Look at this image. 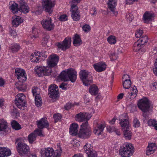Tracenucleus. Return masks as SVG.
Instances as JSON below:
<instances>
[{
  "mask_svg": "<svg viewBox=\"0 0 157 157\" xmlns=\"http://www.w3.org/2000/svg\"><path fill=\"white\" fill-rule=\"evenodd\" d=\"M78 125L77 123H72L70 126V134L74 136L78 135L79 138H88L90 136L91 131L87 121L83 123L81 125L79 131L78 133Z\"/></svg>",
  "mask_w": 157,
  "mask_h": 157,
  "instance_id": "1",
  "label": "nucleus"
},
{
  "mask_svg": "<svg viewBox=\"0 0 157 157\" xmlns=\"http://www.w3.org/2000/svg\"><path fill=\"white\" fill-rule=\"evenodd\" d=\"M77 72L75 69H65L63 71L58 77L59 79L61 81H70L75 82L77 79Z\"/></svg>",
  "mask_w": 157,
  "mask_h": 157,
  "instance_id": "2",
  "label": "nucleus"
},
{
  "mask_svg": "<svg viewBox=\"0 0 157 157\" xmlns=\"http://www.w3.org/2000/svg\"><path fill=\"white\" fill-rule=\"evenodd\" d=\"M119 153L124 157H129L131 156L134 152V147L130 143H125L120 147Z\"/></svg>",
  "mask_w": 157,
  "mask_h": 157,
  "instance_id": "3",
  "label": "nucleus"
},
{
  "mask_svg": "<svg viewBox=\"0 0 157 157\" xmlns=\"http://www.w3.org/2000/svg\"><path fill=\"white\" fill-rule=\"evenodd\" d=\"M79 75L80 79L85 86H88L93 82L92 76L86 70H82L79 73Z\"/></svg>",
  "mask_w": 157,
  "mask_h": 157,
  "instance_id": "4",
  "label": "nucleus"
},
{
  "mask_svg": "<svg viewBox=\"0 0 157 157\" xmlns=\"http://www.w3.org/2000/svg\"><path fill=\"white\" fill-rule=\"evenodd\" d=\"M26 97L23 93L18 94L15 97L14 102L19 109L25 106L26 105Z\"/></svg>",
  "mask_w": 157,
  "mask_h": 157,
  "instance_id": "5",
  "label": "nucleus"
},
{
  "mask_svg": "<svg viewBox=\"0 0 157 157\" xmlns=\"http://www.w3.org/2000/svg\"><path fill=\"white\" fill-rule=\"evenodd\" d=\"M105 126V123L100 124L98 123V120L95 121L94 123L93 133L97 136L102 134Z\"/></svg>",
  "mask_w": 157,
  "mask_h": 157,
  "instance_id": "6",
  "label": "nucleus"
},
{
  "mask_svg": "<svg viewBox=\"0 0 157 157\" xmlns=\"http://www.w3.org/2000/svg\"><path fill=\"white\" fill-rule=\"evenodd\" d=\"M138 106L139 108L144 113L148 111L150 107L148 100L145 98L140 99L138 101Z\"/></svg>",
  "mask_w": 157,
  "mask_h": 157,
  "instance_id": "7",
  "label": "nucleus"
},
{
  "mask_svg": "<svg viewBox=\"0 0 157 157\" xmlns=\"http://www.w3.org/2000/svg\"><path fill=\"white\" fill-rule=\"evenodd\" d=\"M55 4V2L52 0H43L42 2L43 9L49 14L52 12V9L54 7Z\"/></svg>",
  "mask_w": 157,
  "mask_h": 157,
  "instance_id": "8",
  "label": "nucleus"
},
{
  "mask_svg": "<svg viewBox=\"0 0 157 157\" xmlns=\"http://www.w3.org/2000/svg\"><path fill=\"white\" fill-rule=\"evenodd\" d=\"M52 21L50 17L43 19L41 21V24L43 28L49 31L53 30L54 28L55 25Z\"/></svg>",
  "mask_w": 157,
  "mask_h": 157,
  "instance_id": "9",
  "label": "nucleus"
},
{
  "mask_svg": "<svg viewBox=\"0 0 157 157\" xmlns=\"http://www.w3.org/2000/svg\"><path fill=\"white\" fill-rule=\"evenodd\" d=\"M17 151L21 156L26 155L29 151L28 146L25 143H19L17 146Z\"/></svg>",
  "mask_w": 157,
  "mask_h": 157,
  "instance_id": "10",
  "label": "nucleus"
},
{
  "mask_svg": "<svg viewBox=\"0 0 157 157\" xmlns=\"http://www.w3.org/2000/svg\"><path fill=\"white\" fill-rule=\"evenodd\" d=\"M42 156L43 157H55L54 150L50 147L42 148L40 151Z\"/></svg>",
  "mask_w": 157,
  "mask_h": 157,
  "instance_id": "11",
  "label": "nucleus"
},
{
  "mask_svg": "<svg viewBox=\"0 0 157 157\" xmlns=\"http://www.w3.org/2000/svg\"><path fill=\"white\" fill-rule=\"evenodd\" d=\"M92 116L91 113H88L80 112L76 115L75 118L76 121L81 122L89 120Z\"/></svg>",
  "mask_w": 157,
  "mask_h": 157,
  "instance_id": "12",
  "label": "nucleus"
},
{
  "mask_svg": "<svg viewBox=\"0 0 157 157\" xmlns=\"http://www.w3.org/2000/svg\"><path fill=\"white\" fill-rule=\"evenodd\" d=\"M71 39L70 37L66 38L62 42L58 43L57 46L58 48L63 51H65L71 46Z\"/></svg>",
  "mask_w": 157,
  "mask_h": 157,
  "instance_id": "13",
  "label": "nucleus"
},
{
  "mask_svg": "<svg viewBox=\"0 0 157 157\" xmlns=\"http://www.w3.org/2000/svg\"><path fill=\"white\" fill-rule=\"evenodd\" d=\"M59 60V56L53 54L51 55L47 61L48 66L50 68H53L57 65Z\"/></svg>",
  "mask_w": 157,
  "mask_h": 157,
  "instance_id": "14",
  "label": "nucleus"
},
{
  "mask_svg": "<svg viewBox=\"0 0 157 157\" xmlns=\"http://www.w3.org/2000/svg\"><path fill=\"white\" fill-rule=\"evenodd\" d=\"M15 75L20 82L23 83L26 80V74L24 69H16Z\"/></svg>",
  "mask_w": 157,
  "mask_h": 157,
  "instance_id": "15",
  "label": "nucleus"
},
{
  "mask_svg": "<svg viewBox=\"0 0 157 157\" xmlns=\"http://www.w3.org/2000/svg\"><path fill=\"white\" fill-rule=\"evenodd\" d=\"M119 120L120 121L119 124L121 127L125 126L127 127L128 125H130L128 116L126 113H124L120 115L119 117Z\"/></svg>",
  "mask_w": 157,
  "mask_h": 157,
  "instance_id": "16",
  "label": "nucleus"
},
{
  "mask_svg": "<svg viewBox=\"0 0 157 157\" xmlns=\"http://www.w3.org/2000/svg\"><path fill=\"white\" fill-rule=\"evenodd\" d=\"M70 11L72 19L75 21H77L80 19V15L78 6L71 7Z\"/></svg>",
  "mask_w": 157,
  "mask_h": 157,
  "instance_id": "17",
  "label": "nucleus"
},
{
  "mask_svg": "<svg viewBox=\"0 0 157 157\" xmlns=\"http://www.w3.org/2000/svg\"><path fill=\"white\" fill-rule=\"evenodd\" d=\"M154 14L153 13L149 11H146L143 15V20L144 23H148L153 20Z\"/></svg>",
  "mask_w": 157,
  "mask_h": 157,
  "instance_id": "18",
  "label": "nucleus"
},
{
  "mask_svg": "<svg viewBox=\"0 0 157 157\" xmlns=\"http://www.w3.org/2000/svg\"><path fill=\"white\" fill-rule=\"evenodd\" d=\"M108 7L111 11L113 12L114 15L116 16L117 14V11H115V7L117 5V0H107Z\"/></svg>",
  "mask_w": 157,
  "mask_h": 157,
  "instance_id": "19",
  "label": "nucleus"
},
{
  "mask_svg": "<svg viewBox=\"0 0 157 157\" xmlns=\"http://www.w3.org/2000/svg\"><path fill=\"white\" fill-rule=\"evenodd\" d=\"M41 54L40 52H35L31 54L30 56L31 61L34 63H37L41 60Z\"/></svg>",
  "mask_w": 157,
  "mask_h": 157,
  "instance_id": "20",
  "label": "nucleus"
},
{
  "mask_svg": "<svg viewBox=\"0 0 157 157\" xmlns=\"http://www.w3.org/2000/svg\"><path fill=\"white\" fill-rule=\"evenodd\" d=\"M20 6L19 9L21 12L24 13H28L30 8L27 4L23 0H20L19 1Z\"/></svg>",
  "mask_w": 157,
  "mask_h": 157,
  "instance_id": "21",
  "label": "nucleus"
},
{
  "mask_svg": "<svg viewBox=\"0 0 157 157\" xmlns=\"http://www.w3.org/2000/svg\"><path fill=\"white\" fill-rule=\"evenodd\" d=\"M138 92V90L136 86H132L130 88V92L128 93L126 96L128 99H133L136 97Z\"/></svg>",
  "mask_w": 157,
  "mask_h": 157,
  "instance_id": "22",
  "label": "nucleus"
},
{
  "mask_svg": "<svg viewBox=\"0 0 157 157\" xmlns=\"http://www.w3.org/2000/svg\"><path fill=\"white\" fill-rule=\"evenodd\" d=\"M133 50L135 52L139 51L142 53L145 52L146 51L144 46L141 45V44L138 41L134 43L133 47Z\"/></svg>",
  "mask_w": 157,
  "mask_h": 157,
  "instance_id": "23",
  "label": "nucleus"
},
{
  "mask_svg": "<svg viewBox=\"0 0 157 157\" xmlns=\"http://www.w3.org/2000/svg\"><path fill=\"white\" fill-rule=\"evenodd\" d=\"M37 122V125L38 128H39L42 129L44 128H48L49 127V124L46 118H42Z\"/></svg>",
  "mask_w": 157,
  "mask_h": 157,
  "instance_id": "24",
  "label": "nucleus"
},
{
  "mask_svg": "<svg viewBox=\"0 0 157 157\" xmlns=\"http://www.w3.org/2000/svg\"><path fill=\"white\" fill-rule=\"evenodd\" d=\"M157 148V146L155 143H149L146 151V154L148 155H149L153 154L156 150Z\"/></svg>",
  "mask_w": 157,
  "mask_h": 157,
  "instance_id": "25",
  "label": "nucleus"
},
{
  "mask_svg": "<svg viewBox=\"0 0 157 157\" xmlns=\"http://www.w3.org/2000/svg\"><path fill=\"white\" fill-rule=\"evenodd\" d=\"M130 125H128V127L124 126L121 127L124 132V135L126 139H131L132 136V133L130 130Z\"/></svg>",
  "mask_w": 157,
  "mask_h": 157,
  "instance_id": "26",
  "label": "nucleus"
},
{
  "mask_svg": "<svg viewBox=\"0 0 157 157\" xmlns=\"http://www.w3.org/2000/svg\"><path fill=\"white\" fill-rule=\"evenodd\" d=\"M11 151L9 148L5 147H0V157L8 156L11 155Z\"/></svg>",
  "mask_w": 157,
  "mask_h": 157,
  "instance_id": "27",
  "label": "nucleus"
},
{
  "mask_svg": "<svg viewBox=\"0 0 157 157\" xmlns=\"http://www.w3.org/2000/svg\"><path fill=\"white\" fill-rule=\"evenodd\" d=\"M13 19L12 21L13 25L17 27L24 21L23 19L20 16H14L13 17Z\"/></svg>",
  "mask_w": 157,
  "mask_h": 157,
  "instance_id": "28",
  "label": "nucleus"
},
{
  "mask_svg": "<svg viewBox=\"0 0 157 157\" xmlns=\"http://www.w3.org/2000/svg\"><path fill=\"white\" fill-rule=\"evenodd\" d=\"M44 73V75H51L52 77H56L58 75L56 69H42Z\"/></svg>",
  "mask_w": 157,
  "mask_h": 157,
  "instance_id": "29",
  "label": "nucleus"
},
{
  "mask_svg": "<svg viewBox=\"0 0 157 157\" xmlns=\"http://www.w3.org/2000/svg\"><path fill=\"white\" fill-rule=\"evenodd\" d=\"M9 7L10 10L14 14L17 13L19 10L18 4L13 1L10 2Z\"/></svg>",
  "mask_w": 157,
  "mask_h": 157,
  "instance_id": "30",
  "label": "nucleus"
},
{
  "mask_svg": "<svg viewBox=\"0 0 157 157\" xmlns=\"http://www.w3.org/2000/svg\"><path fill=\"white\" fill-rule=\"evenodd\" d=\"M21 48V46L17 43L11 44L9 47V50L13 53L17 52Z\"/></svg>",
  "mask_w": 157,
  "mask_h": 157,
  "instance_id": "31",
  "label": "nucleus"
},
{
  "mask_svg": "<svg viewBox=\"0 0 157 157\" xmlns=\"http://www.w3.org/2000/svg\"><path fill=\"white\" fill-rule=\"evenodd\" d=\"M8 127V123L3 119H0V132H5Z\"/></svg>",
  "mask_w": 157,
  "mask_h": 157,
  "instance_id": "32",
  "label": "nucleus"
},
{
  "mask_svg": "<svg viewBox=\"0 0 157 157\" xmlns=\"http://www.w3.org/2000/svg\"><path fill=\"white\" fill-rule=\"evenodd\" d=\"M73 39V44L75 46H78L82 44V41L80 37L77 34L75 35Z\"/></svg>",
  "mask_w": 157,
  "mask_h": 157,
  "instance_id": "33",
  "label": "nucleus"
},
{
  "mask_svg": "<svg viewBox=\"0 0 157 157\" xmlns=\"http://www.w3.org/2000/svg\"><path fill=\"white\" fill-rule=\"evenodd\" d=\"M89 92L91 95H96L98 92V88L96 85H92L90 87Z\"/></svg>",
  "mask_w": 157,
  "mask_h": 157,
  "instance_id": "34",
  "label": "nucleus"
},
{
  "mask_svg": "<svg viewBox=\"0 0 157 157\" xmlns=\"http://www.w3.org/2000/svg\"><path fill=\"white\" fill-rule=\"evenodd\" d=\"M94 69H106V65L104 62H100L94 64L93 65Z\"/></svg>",
  "mask_w": 157,
  "mask_h": 157,
  "instance_id": "35",
  "label": "nucleus"
},
{
  "mask_svg": "<svg viewBox=\"0 0 157 157\" xmlns=\"http://www.w3.org/2000/svg\"><path fill=\"white\" fill-rule=\"evenodd\" d=\"M108 43L110 44H114L117 42L116 37L113 35H110L107 39Z\"/></svg>",
  "mask_w": 157,
  "mask_h": 157,
  "instance_id": "36",
  "label": "nucleus"
},
{
  "mask_svg": "<svg viewBox=\"0 0 157 157\" xmlns=\"http://www.w3.org/2000/svg\"><path fill=\"white\" fill-rule=\"evenodd\" d=\"M11 125L13 128L15 130H18L21 128V126L15 120L12 121Z\"/></svg>",
  "mask_w": 157,
  "mask_h": 157,
  "instance_id": "37",
  "label": "nucleus"
},
{
  "mask_svg": "<svg viewBox=\"0 0 157 157\" xmlns=\"http://www.w3.org/2000/svg\"><path fill=\"white\" fill-rule=\"evenodd\" d=\"M40 30L37 28L33 27L32 28V35L34 38H36L39 37Z\"/></svg>",
  "mask_w": 157,
  "mask_h": 157,
  "instance_id": "38",
  "label": "nucleus"
},
{
  "mask_svg": "<svg viewBox=\"0 0 157 157\" xmlns=\"http://www.w3.org/2000/svg\"><path fill=\"white\" fill-rule=\"evenodd\" d=\"M83 149L86 153L93 150L92 146L88 143H87L84 146Z\"/></svg>",
  "mask_w": 157,
  "mask_h": 157,
  "instance_id": "39",
  "label": "nucleus"
},
{
  "mask_svg": "<svg viewBox=\"0 0 157 157\" xmlns=\"http://www.w3.org/2000/svg\"><path fill=\"white\" fill-rule=\"evenodd\" d=\"M35 103L38 107H40L42 104V101L40 96H36L35 97Z\"/></svg>",
  "mask_w": 157,
  "mask_h": 157,
  "instance_id": "40",
  "label": "nucleus"
},
{
  "mask_svg": "<svg viewBox=\"0 0 157 157\" xmlns=\"http://www.w3.org/2000/svg\"><path fill=\"white\" fill-rule=\"evenodd\" d=\"M148 40V37L146 36H143L140 38L137 41L141 45H144L145 43H147Z\"/></svg>",
  "mask_w": 157,
  "mask_h": 157,
  "instance_id": "41",
  "label": "nucleus"
},
{
  "mask_svg": "<svg viewBox=\"0 0 157 157\" xmlns=\"http://www.w3.org/2000/svg\"><path fill=\"white\" fill-rule=\"evenodd\" d=\"M123 87L126 89H128L130 87L131 82L130 80H125L123 81Z\"/></svg>",
  "mask_w": 157,
  "mask_h": 157,
  "instance_id": "42",
  "label": "nucleus"
},
{
  "mask_svg": "<svg viewBox=\"0 0 157 157\" xmlns=\"http://www.w3.org/2000/svg\"><path fill=\"white\" fill-rule=\"evenodd\" d=\"M36 135L34 133H32L28 137V140L30 143H32L36 139Z\"/></svg>",
  "mask_w": 157,
  "mask_h": 157,
  "instance_id": "43",
  "label": "nucleus"
},
{
  "mask_svg": "<svg viewBox=\"0 0 157 157\" xmlns=\"http://www.w3.org/2000/svg\"><path fill=\"white\" fill-rule=\"evenodd\" d=\"M109 56L111 61H114L118 58L117 55L114 52H109Z\"/></svg>",
  "mask_w": 157,
  "mask_h": 157,
  "instance_id": "44",
  "label": "nucleus"
},
{
  "mask_svg": "<svg viewBox=\"0 0 157 157\" xmlns=\"http://www.w3.org/2000/svg\"><path fill=\"white\" fill-rule=\"evenodd\" d=\"M48 91L49 92L57 91H58V88L56 85L55 84L52 85L49 87Z\"/></svg>",
  "mask_w": 157,
  "mask_h": 157,
  "instance_id": "45",
  "label": "nucleus"
},
{
  "mask_svg": "<svg viewBox=\"0 0 157 157\" xmlns=\"http://www.w3.org/2000/svg\"><path fill=\"white\" fill-rule=\"evenodd\" d=\"M48 94L50 95V97L52 99L56 98L59 96L58 91L49 92Z\"/></svg>",
  "mask_w": 157,
  "mask_h": 157,
  "instance_id": "46",
  "label": "nucleus"
},
{
  "mask_svg": "<svg viewBox=\"0 0 157 157\" xmlns=\"http://www.w3.org/2000/svg\"><path fill=\"white\" fill-rule=\"evenodd\" d=\"M57 146L58 149H57L55 152V157H60L62 150L59 146L57 145Z\"/></svg>",
  "mask_w": 157,
  "mask_h": 157,
  "instance_id": "47",
  "label": "nucleus"
},
{
  "mask_svg": "<svg viewBox=\"0 0 157 157\" xmlns=\"http://www.w3.org/2000/svg\"><path fill=\"white\" fill-rule=\"evenodd\" d=\"M87 155V157H97V154L96 152L93 150L92 151L88 152V153H86Z\"/></svg>",
  "mask_w": 157,
  "mask_h": 157,
  "instance_id": "48",
  "label": "nucleus"
},
{
  "mask_svg": "<svg viewBox=\"0 0 157 157\" xmlns=\"http://www.w3.org/2000/svg\"><path fill=\"white\" fill-rule=\"evenodd\" d=\"M61 117V115L60 113H58L54 115L53 118L55 120V123L60 121Z\"/></svg>",
  "mask_w": 157,
  "mask_h": 157,
  "instance_id": "49",
  "label": "nucleus"
},
{
  "mask_svg": "<svg viewBox=\"0 0 157 157\" xmlns=\"http://www.w3.org/2000/svg\"><path fill=\"white\" fill-rule=\"evenodd\" d=\"M38 88L37 87H34L32 88V93L34 96L36 97V96H40L38 93Z\"/></svg>",
  "mask_w": 157,
  "mask_h": 157,
  "instance_id": "50",
  "label": "nucleus"
},
{
  "mask_svg": "<svg viewBox=\"0 0 157 157\" xmlns=\"http://www.w3.org/2000/svg\"><path fill=\"white\" fill-rule=\"evenodd\" d=\"M35 71L39 77H42L44 76V73L42 69H35Z\"/></svg>",
  "mask_w": 157,
  "mask_h": 157,
  "instance_id": "51",
  "label": "nucleus"
},
{
  "mask_svg": "<svg viewBox=\"0 0 157 157\" xmlns=\"http://www.w3.org/2000/svg\"><path fill=\"white\" fill-rule=\"evenodd\" d=\"M81 0H71L70 3L71 4V7H74L75 6H77V5L79 3Z\"/></svg>",
  "mask_w": 157,
  "mask_h": 157,
  "instance_id": "52",
  "label": "nucleus"
},
{
  "mask_svg": "<svg viewBox=\"0 0 157 157\" xmlns=\"http://www.w3.org/2000/svg\"><path fill=\"white\" fill-rule=\"evenodd\" d=\"M82 29L85 32L87 33L90 31L91 28L89 25L85 24L82 26Z\"/></svg>",
  "mask_w": 157,
  "mask_h": 157,
  "instance_id": "53",
  "label": "nucleus"
},
{
  "mask_svg": "<svg viewBox=\"0 0 157 157\" xmlns=\"http://www.w3.org/2000/svg\"><path fill=\"white\" fill-rule=\"evenodd\" d=\"M133 126L135 128H138L140 126V124L139 120L136 118H135L133 121Z\"/></svg>",
  "mask_w": 157,
  "mask_h": 157,
  "instance_id": "54",
  "label": "nucleus"
},
{
  "mask_svg": "<svg viewBox=\"0 0 157 157\" xmlns=\"http://www.w3.org/2000/svg\"><path fill=\"white\" fill-rule=\"evenodd\" d=\"M143 33V31L141 29H137L135 33V36L137 38L140 37Z\"/></svg>",
  "mask_w": 157,
  "mask_h": 157,
  "instance_id": "55",
  "label": "nucleus"
},
{
  "mask_svg": "<svg viewBox=\"0 0 157 157\" xmlns=\"http://www.w3.org/2000/svg\"><path fill=\"white\" fill-rule=\"evenodd\" d=\"M126 17L129 21H131L133 19V16L132 13H128L126 14Z\"/></svg>",
  "mask_w": 157,
  "mask_h": 157,
  "instance_id": "56",
  "label": "nucleus"
},
{
  "mask_svg": "<svg viewBox=\"0 0 157 157\" xmlns=\"http://www.w3.org/2000/svg\"><path fill=\"white\" fill-rule=\"evenodd\" d=\"M90 13L93 16H95L97 14V11L94 7H92L90 10Z\"/></svg>",
  "mask_w": 157,
  "mask_h": 157,
  "instance_id": "57",
  "label": "nucleus"
},
{
  "mask_svg": "<svg viewBox=\"0 0 157 157\" xmlns=\"http://www.w3.org/2000/svg\"><path fill=\"white\" fill-rule=\"evenodd\" d=\"M59 19L61 21H65L67 20V16L66 14H62L60 16Z\"/></svg>",
  "mask_w": 157,
  "mask_h": 157,
  "instance_id": "58",
  "label": "nucleus"
},
{
  "mask_svg": "<svg viewBox=\"0 0 157 157\" xmlns=\"http://www.w3.org/2000/svg\"><path fill=\"white\" fill-rule=\"evenodd\" d=\"M157 121L155 120L150 119L148 122V125L150 126H152L156 123Z\"/></svg>",
  "mask_w": 157,
  "mask_h": 157,
  "instance_id": "59",
  "label": "nucleus"
},
{
  "mask_svg": "<svg viewBox=\"0 0 157 157\" xmlns=\"http://www.w3.org/2000/svg\"><path fill=\"white\" fill-rule=\"evenodd\" d=\"M107 130L109 132H112L114 131H116V128L113 127H111L109 126H107L106 127Z\"/></svg>",
  "mask_w": 157,
  "mask_h": 157,
  "instance_id": "60",
  "label": "nucleus"
},
{
  "mask_svg": "<svg viewBox=\"0 0 157 157\" xmlns=\"http://www.w3.org/2000/svg\"><path fill=\"white\" fill-rule=\"evenodd\" d=\"M33 133H34L35 135H36V136L37 135H38L40 136H43V135L42 133L41 130L38 129L35 130Z\"/></svg>",
  "mask_w": 157,
  "mask_h": 157,
  "instance_id": "61",
  "label": "nucleus"
},
{
  "mask_svg": "<svg viewBox=\"0 0 157 157\" xmlns=\"http://www.w3.org/2000/svg\"><path fill=\"white\" fill-rule=\"evenodd\" d=\"M151 89L152 90H154L157 89V82L153 83L151 85Z\"/></svg>",
  "mask_w": 157,
  "mask_h": 157,
  "instance_id": "62",
  "label": "nucleus"
},
{
  "mask_svg": "<svg viewBox=\"0 0 157 157\" xmlns=\"http://www.w3.org/2000/svg\"><path fill=\"white\" fill-rule=\"evenodd\" d=\"M73 105H74L72 104L71 103L68 102L65 105L64 107L66 109L68 110L70 109Z\"/></svg>",
  "mask_w": 157,
  "mask_h": 157,
  "instance_id": "63",
  "label": "nucleus"
},
{
  "mask_svg": "<svg viewBox=\"0 0 157 157\" xmlns=\"http://www.w3.org/2000/svg\"><path fill=\"white\" fill-rule=\"evenodd\" d=\"M40 53L41 54V60H44L47 57V55L46 52L44 51L40 52Z\"/></svg>",
  "mask_w": 157,
  "mask_h": 157,
  "instance_id": "64",
  "label": "nucleus"
}]
</instances>
